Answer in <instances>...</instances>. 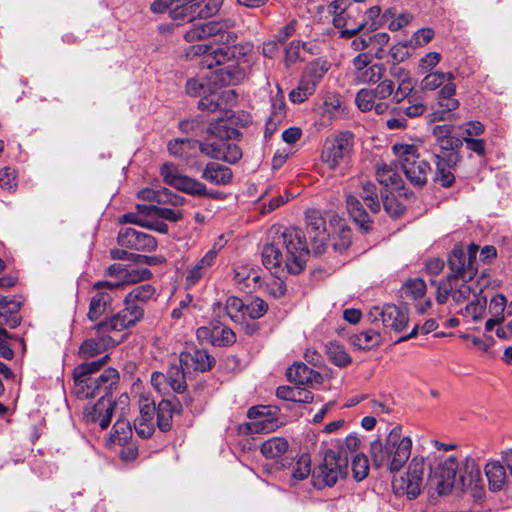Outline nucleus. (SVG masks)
<instances>
[{
    "label": "nucleus",
    "instance_id": "1",
    "mask_svg": "<svg viewBox=\"0 0 512 512\" xmlns=\"http://www.w3.org/2000/svg\"><path fill=\"white\" fill-rule=\"evenodd\" d=\"M437 450L428 451L425 445L418 446V464H421V476L418 475V483L422 481L427 472V489L429 496L450 494L454 489L464 492L471 491L473 497H479L483 490V480L480 466L476 459L461 454H447L456 445L434 442Z\"/></svg>",
    "mask_w": 512,
    "mask_h": 512
},
{
    "label": "nucleus",
    "instance_id": "2",
    "mask_svg": "<svg viewBox=\"0 0 512 512\" xmlns=\"http://www.w3.org/2000/svg\"><path fill=\"white\" fill-rule=\"evenodd\" d=\"M210 138L205 143L197 140L176 138L168 143L169 153L175 157L189 161L199 150L201 153L228 163H236L241 157V149L230 140L238 134L237 130L229 127L224 119L212 122L208 127Z\"/></svg>",
    "mask_w": 512,
    "mask_h": 512
},
{
    "label": "nucleus",
    "instance_id": "3",
    "mask_svg": "<svg viewBox=\"0 0 512 512\" xmlns=\"http://www.w3.org/2000/svg\"><path fill=\"white\" fill-rule=\"evenodd\" d=\"M107 358L106 355L100 360L75 367L73 371L74 392L79 399H88L97 395L108 397L112 388L118 383L119 374L114 368H107L98 376H93L105 364Z\"/></svg>",
    "mask_w": 512,
    "mask_h": 512
},
{
    "label": "nucleus",
    "instance_id": "4",
    "mask_svg": "<svg viewBox=\"0 0 512 512\" xmlns=\"http://www.w3.org/2000/svg\"><path fill=\"white\" fill-rule=\"evenodd\" d=\"M412 444L411 438L403 436L399 427L393 428L384 443L380 440L371 443L373 465L377 468L386 467L391 472L398 471L409 459Z\"/></svg>",
    "mask_w": 512,
    "mask_h": 512
},
{
    "label": "nucleus",
    "instance_id": "5",
    "mask_svg": "<svg viewBox=\"0 0 512 512\" xmlns=\"http://www.w3.org/2000/svg\"><path fill=\"white\" fill-rule=\"evenodd\" d=\"M279 244L285 249L286 268L292 274L300 273L309 257V249L304 232L297 227L286 228L278 237Z\"/></svg>",
    "mask_w": 512,
    "mask_h": 512
},
{
    "label": "nucleus",
    "instance_id": "6",
    "mask_svg": "<svg viewBox=\"0 0 512 512\" xmlns=\"http://www.w3.org/2000/svg\"><path fill=\"white\" fill-rule=\"evenodd\" d=\"M329 69L330 64L326 60L316 59L309 62L302 72L297 87L290 91L289 100L294 104L306 101L314 94Z\"/></svg>",
    "mask_w": 512,
    "mask_h": 512
},
{
    "label": "nucleus",
    "instance_id": "7",
    "mask_svg": "<svg viewBox=\"0 0 512 512\" xmlns=\"http://www.w3.org/2000/svg\"><path fill=\"white\" fill-rule=\"evenodd\" d=\"M354 146V135L350 131H343L332 138L326 139L321 161L331 170H335L351 157Z\"/></svg>",
    "mask_w": 512,
    "mask_h": 512
},
{
    "label": "nucleus",
    "instance_id": "8",
    "mask_svg": "<svg viewBox=\"0 0 512 512\" xmlns=\"http://www.w3.org/2000/svg\"><path fill=\"white\" fill-rule=\"evenodd\" d=\"M348 475L347 456L341 451L327 448L324 452L323 462L315 472L317 481L324 486H333L339 479Z\"/></svg>",
    "mask_w": 512,
    "mask_h": 512
},
{
    "label": "nucleus",
    "instance_id": "9",
    "mask_svg": "<svg viewBox=\"0 0 512 512\" xmlns=\"http://www.w3.org/2000/svg\"><path fill=\"white\" fill-rule=\"evenodd\" d=\"M394 91V84L391 80L380 82L374 89H361L357 92L355 103L362 112L374 110L377 114L385 113L389 106L384 99L388 98Z\"/></svg>",
    "mask_w": 512,
    "mask_h": 512
},
{
    "label": "nucleus",
    "instance_id": "10",
    "mask_svg": "<svg viewBox=\"0 0 512 512\" xmlns=\"http://www.w3.org/2000/svg\"><path fill=\"white\" fill-rule=\"evenodd\" d=\"M91 330L94 334H91V337L79 347V355L82 358L95 357L119 343V340L102 322L96 324Z\"/></svg>",
    "mask_w": 512,
    "mask_h": 512
},
{
    "label": "nucleus",
    "instance_id": "11",
    "mask_svg": "<svg viewBox=\"0 0 512 512\" xmlns=\"http://www.w3.org/2000/svg\"><path fill=\"white\" fill-rule=\"evenodd\" d=\"M120 286L121 283L110 281H99L93 285L95 293L90 299L87 314L89 320L96 321L106 312L112 303L111 292Z\"/></svg>",
    "mask_w": 512,
    "mask_h": 512
},
{
    "label": "nucleus",
    "instance_id": "12",
    "mask_svg": "<svg viewBox=\"0 0 512 512\" xmlns=\"http://www.w3.org/2000/svg\"><path fill=\"white\" fill-rule=\"evenodd\" d=\"M305 218L306 230L310 237L312 250L315 254H322L329 239L325 219L320 211L316 209L307 210Z\"/></svg>",
    "mask_w": 512,
    "mask_h": 512
},
{
    "label": "nucleus",
    "instance_id": "13",
    "mask_svg": "<svg viewBox=\"0 0 512 512\" xmlns=\"http://www.w3.org/2000/svg\"><path fill=\"white\" fill-rule=\"evenodd\" d=\"M125 307L102 323L114 334L134 326L144 316V309L140 305L124 303Z\"/></svg>",
    "mask_w": 512,
    "mask_h": 512
},
{
    "label": "nucleus",
    "instance_id": "14",
    "mask_svg": "<svg viewBox=\"0 0 512 512\" xmlns=\"http://www.w3.org/2000/svg\"><path fill=\"white\" fill-rule=\"evenodd\" d=\"M115 403L110 397L100 396L95 404H87L84 407L83 417L87 423L98 424L101 429H106L111 422Z\"/></svg>",
    "mask_w": 512,
    "mask_h": 512
},
{
    "label": "nucleus",
    "instance_id": "15",
    "mask_svg": "<svg viewBox=\"0 0 512 512\" xmlns=\"http://www.w3.org/2000/svg\"><path fill=\"white\" fill-rule=\"evenodd\" d=\"M460 280L461 279H453V277H447L445 280L439 283L437 287L438 303H445L449 296L452 297L454 302L462 303L470 297L472 292L474 293L475 290H472L471 287L467 284L468 281H462L459 283Z\"/></svg>",
    "mask_w": 512,
    "mask_h": 512
},
{
    "label": "nucleus",
    "instance_id": "16",
    "mask_svg": "<svg viewBox=\"0 0 512 512\" xmlns=\"http://www.w3.org/2000/svg\"><path fill=\"white\" fill-rule=\"evenodd\" d=\"M448 264L452 272L448 277H453V279L470 281L477 273V265L468 259L465 251L460 246L454 247L449 256Z\"/></svg>",
    "mask_w": 512,
    "mask_h": 512
},
{
    "label": "nucleus",
    "instance_id": "17",
    "mask_svg": "<svg viewBox=\"0 0 512 512\" xmlns=\"http://www.w3.org/2000/svg\"><path fill=\"white\" fill-rule=\"evenodd\" d=\"M118 243L122 247L138 251L151 252L157 248V241L152 235L133 228L122 229L118 234Z\"/></svg>",
    "mask_w": 512,
    "mask_h": 512
},
{
    "label": "nucleus",
    "instance_id": "18",
    "mask_svg": "<svg viewBox=\"0 0 512 512\" xmlns=\"http://www.w3.org/2000/svg\"><path fill=\"white\" fill-rule=\"evenodd\" d=\"M370 315L375 317V320L382 321V324L395 331H401L408 323V314L406 310L400 309L394 304H386L382 308L374 307L370 311Z\"/></svg>",
    "mask_w": 512,
    "mask_h": 512
},
{
    "label": "nucleus",
    "instance_id": "19",
    "mask_svg": "<svg viewBox=\"0 0 512 512\" xmlns=\"http://www.w3.org/2000/svg\"><path fill=\"white\" fill-rule=\"evenodd\" d=\"M392 151L407 179L412 184H416V146L414 144L396 143L393 145Z\"/></svg>",
    "mask_w": 512,
    "mask_h": 512
},
{
    "label": "nucleus",
    "instance_id": "20",
    "mask_svg": "<svg viewBox=\"0 0 512 512\" xmlns=\"http://www.w3.org/2000/svg\"><path fill=\"white\" fill-rule=\"evenodd\" d=\"M286 376L295 385H319L322 376L319 372L309 368L303 363H295L286 372Z\"/></svg>",
    "mask_w": 512,
    "mask_h": 512
},
{
    "label": "nucleus",
    "instance_id": "21",
    "mask_svg": "<svg viewBox=\"0 0 512 512\" xmlns=\"http://www.w3.org/2000/svg\"><path fill=\"white\" fill-rule=\"evenodd\" d=\"M416 458H413L409 464L408 471L405 475L395 477L393 480V490L398 496L406 495L408 499L416 498Z\"/></svg>",
    "mask_w": 512,
    "mask_h": 512
},
{
    "label": "nucleus",
    "instance_id": "22",
    "mask_svg": "<svg viewBox=\"0 0 512 512\" xmlns=\"http://www.w3.org/2000/svg\"><path fill=\"white\" fill-rule=\"evenodd\" d=\"M214 358L205 350H194L193 352H182L179 356V363L186 369H194L205 372L214 365Z\"/></svg>",
    "mask_w": 512,
    "mask_h": 512
},
{
    "label": "nucleus",
    "instance_id": "23",
    "mask_svg": "<svg viewBox=\"0 0 512 512\" xmlns=\"http://www.w3.org/2000/svg\"><path fill=\"white\" fill-rule=\"evenodd\" d=\"M20 308V301L0 296V326L17 327L21 322Z\"/></svg>",
    "mask_w": 512,
    "mask_h": 512
},
{
    "label": "nucleus",
    "instance_id": "24",
    "mask_svg": "<svg viewBox=\"0 0 512 512\" xmlns=\"http://www.w3.org/2000/svg\"><path fill=\"white\" fill-rule=\"evenodd\" d=\"M234 281L241 285V289L247 291H253L262 285L260 273L249 264L240 265L235 268Z\"/></svg>",
    "mask_w": 512,
    "mask_h": 512
},
{
    "label": "nucleus",
    "instance_id": "25",
    "mask_svg": "<svg viewBox=\"0 0 512 512\" xmlns=\"http://www.w3.org/2000/svg\"><path fill=\"white\" fill-rule=\"evenodd\" d=\"M182 405L178 400L163 399L159 402L157 412V425L161 431H168L172 425L173 414H178Z\"/></svg>",
    "mask_w": 512,
    "mask_h": 512
},
{
    "label": "nucleus",
    "instance_id": "26",
    "mask_svg": "<svg viewBox=\"0 0 512 512\" xmlns=\"http://www.w3.org/2000/svg\"><path fill=\"white\" fill-rule=\"evenodd\" d=\"M382 18L388 23V29L392 32L406 31L407 28L412 27L414 23V14L410 11H397L395 8H390L383 13Z\"/></svg>",
    "mask_w": 512,
    "mask_h": 512
},
{
    "label": "nucleus",
    "instance_id": "27",
    "mask_svg": "<svg viewBox=\"0 0 512 512\" xmlns=\"http://www.w3.org/2000/svg\"><path fill=\"white\" fill-rule=\"evenodd\" d=\"M222 29L221 22L211 21L207 23H195L184 34L187 42H194L213 37Z\"/></svg>",
    "mask_w": 512,
    "mask_h": 512
},
{
    "label": "nucleus",
    "instance_id": "28",
    "mask_svg": "<svg viewBox=\"0 0 512 512\" xmlns=\"http://www.w3.org/2000/svg\"><path fill=\"white\" fill-rule=\"evenodd\" d=\"M276 238L272 243L266 244L262 249V263L267 269L286 266V256Z\"/></svg>",
    "mask_w": 512,
    "mask_h": 512
},
{
    "label": "nucleus",
    "instance_id": "29",
    "mask_svg": "<svg viewBox=\"0 0 512 512\" xmlns=\"http://www.w3.org/2000/svg\"><path fill=\"white\" fill-rule=\"evenodd\" d=\"M359 15L360 11L354 3L344 12L343 22L345 24L343 26H335L337 29H340V36L342 38H351L365 27V23L357 21Z\"/></svg>",
    "mask_w": 512,
    "mask_h": 512
},
{
    "label": "nucleus",
    "instance_id": "30",
    "mask_svg": "<svg viewBox=\"0 0 512 512\" xmlns=\"http://www.w3.org/2000/svg\"><path fill=\"white\" fill-rule=\"evenodd\" d=\"M286 116L285 98L278 88L277 95L272 99L271 113L266 122V134L273 133Z\"/></svg>",
    "mask_w": 512,
    "mask_h": 512
},
{
    "label": "nucleus",
    "instance_id": "31",
    "mask_svg": "<svg viewBox=\"0 0 512 512\" xmlns=\"http://www.w3.org/2000/svg\"><path fill=\"white\" fill-rule=\"evenodd\" d=\"M202 178L216 185H226L232 180V171L227 166L210 162L206 165Z\"/></svg>",
    "mask_w": 512,
    "mask_h": 512
},
{
    "label": "nucleus",
    "instance_id": "32",
    "mask_svg": "<svg viewBox=\"0 0 512 512\" xmlns=\"http://www.w3.org/2000/svg\"><path fill=\"white\" fill-rule=\"evenodd\" d=\"M485 474L492 491L501 490L507 482L505 467L499 461H491L485 465Z\"/></svg>",
    "mask_w": 512,
    "mask_h": 512
},
{
    "label": "nucleus",
    "instance_id": "33",
    "mask_svg": "<svg viewBox=\"0 0 512 512\" xmlns=\"http://www.w3.org/2000/svg\"><path fill=\"white\" fill-rule=\"evenodd\" d=\"M345 113V105L342 97L336 93H327L322 104V116L327 120L341 117Z\"/></svg>",
    "mask_w": 512,
    "mask_h": 512
},
{
    "label": "nucleus",
    "instance_id": "34",
    "mask_svg": "<svg viewBox=\"0 0 512 512\" xmlns=\"http://www.w3.org/2000/svg\"><path fill=\"white\" fill-rule=\"evenodd\" d=\"M346 204L348 213L355 223L359 225L361 230L365 232L368 231L370 229L371 221L360 201L353 195H347Z\"/></svg>",
    "mask_w": 512,
    "mask_h": 512
},
{
    "label": "nucleus",
    "instance_id": "35",
    "mask_svg": "<svg viewBox=\"0 0 512 512\" xmlns=\"http://www.w3.org/2000/svg\"><path fill=\"white\" fill-rule=\"evenodd\" d=\"M289 448L288 441L283 437H272L260 446L261 454L267 459H277L284 455Z\"/></svg>",
    "mask_w": 512,
    "mask_h": 512
},
{
    "label": "nucleus",
    "instance_id": "36",
    "mask_svg": "<svg viewBox=\"0 0 512 512\" xmlns=\"http://www.w3.org/2000/svg\"><path fill=\"white\" fill-rule=\"evenodd\" d=\"M156 298V289L151 284H142L133 288L125 297L124 303H131L132 305L144 304Z\"/></svg>",
    "mask_w": 512,
    "mask_h": 512
},
{
    "label": "nucleus",
    "instance_id": "37",
    "mask_svg": "<svg viewBox=\"0 0 512 512\" xmlns=\"http://www.w3.org/2000/svg\"><path fill=\"white\" fill-rule=\"evenodd\" d=\"M350 343L357 349L370 350L381 343V336L375 330H364L351 335Z\"/></svg>",
    "mask_w": 512,
    "mask_h": 512
},
{
    "label": "nucleus",
    "instance_id": "38",
    "mask_svg": "<svg viewBox=\"0 0 512 512\" xmlns=\"http://www.w3.org/2000/svg\"><path fill=\"white\" fill-rule=\"evenodd\" d=\"M376 177L378 182L385 187H390L392 190L402 189L400 176L391 166L385 163L377 166Z\"/></svg>",
    "mask_w": 512,
    "mask_h": 512
},
{
    "label": "nucleus",
    "instance_id": "39",
    "mask_svg": "<svg viewBox=\"0 0 512 512\" xmlns=\"http://www.w3.org/2000/svg\"><path fill=\"white\" fill-rule=\"evenodd\" d=\"M132 436V429L130 422L126 419H118L112 428L110 436L108 438L109 444H125Z\"/></svg>",
    "mask_w": 512,
    "mask_h": 512
},
{
    "label": "nucleus",
    "instance_id": "40",
    "mask_svg": "<svg viewBox=\"0 0 512 512\" xmlns=\"http://www.w3.org/2000/svg\"><path fill=\"white\" fill-rule=\"evenodd\" d=\"M140 195L143 199L152 201V202H158V203H165L169 202L173 205H179L183 203V198L179 197L177 195H172V193L168 189H162V190H153V189H145L140 192Z\"/></svg>",
    "mask_w": 512,
    "mask_h": 512
},
{
    "label": "nucleus",
    "instance_id": "41",
    "mask_svg": "<svg viewBox=\"0 0 512 512\" xmlns=\"http://www.w3.org/2000/svg\"><path fill=\"white\" fill-rule=\"evenodd\" d=\"M277 396L281 399L302 403H309L313 400L312 393L300 387H279L277 389Z\"/></svg>",
    "mask_w": 512,
    "mask_h": 512
},
{
    "label": "nucleus",
    "instance_id": "42",
    "mask_svg": "<svg viewBox=\"0 0 512 512\" xmlns=\"http://www.w3.org/2000/svg\"><path fill=\"white\" fill-rule=\"evenodd\" d=\"M185 366L171 365L167 370V377L171 386V390L176 393H183L187 387L185 378Z\"/></svg>",
    "mask_w": 512,
    "mask_h": 512
},
{
    "label": "nucleus",
    "instance_id": "43",
    "mask_svg": "<svg viewBox=\"0 0 512 512\" xmlns=\"http://www.w3.org/2000/svg\"><path fill=\"white\" fill-rule=\"evenodd\" d=\"M455 92L456 86L453 82L445 83L439 91L438 105L440 108L447 110L449 114H452L451 112L459 107V101L452 97Z\"/></svg>",
    "mask_w": 512,
    "mask_h": 512
},
{
    "label": "nucleus",
    "instance_id": "44",
    "mask_svg": "<svg viewBox=\"0 0 512 512\" xmlns=\"http://www.w3.org/2000/svg\"><path fill=\"white\" fill-rule=\"evenodd\" d=\"M385 67L380 63L370 64L366 69L354 76V81L358 84H368L378 82L384 75Z\"/></svg>",
    "mask_w": 512,
    "mask_h": 512
},
{
    "label": "nucleus",
    "instance_id": "45",
    "mask_svg": "<svg viewBox=\"0 0 512 512\" xmlns=\"http://www.w3.org/2000/svg\"><path fill=\"white\" fill-rule=\"evenodd\" d=\"M326 353L329 360L336 366L343 367L350 364L352 361L345 348L336 342H330L326 346Z\"/></svg>",
    "mask_w": 512,
    "mask_h": 512
},
{
    "label": "nucleus",
    "instance_id": "46",
    "mask_svg": "<svg viewBox=\"0 0 512 512\" xmlns=\"http://www.w3.org/2000/svg\"><path fill=\"white\" fill-rule=\"evenodd\" d=\"M231 51L228 47H218L206 54L200 62L202 67L213 68L214 66H218L223 64L226 60L230 58Z\"/></svg>",
    "mask_w": 512,
    "mask_h": 512
},
{
    "label": "nucleus",
    "instance_id": "47",
    "mask_svg": "<svg viewBox=\"0 0 512 512\" xmlns=\"http://www.w3.org/2000/svg\"><path fill=\"white\" fill-rule=\"evenodd\" d=\"M226 240L224 236L221 235L217 241L214 242L212 247L204 254V256L196 263L198 266L204 271L208 272V270L214 265L218 253L224 247Z\"/></svg>",
    "mask_w": 512,
    "mask_h": 512
},
{
    "label": "nucleus",
    "instance_id": "48",
    "mask_svg": "<svg viewBox=\"0 0 512 512\" xmlns=\"http://www.w3.org/2000/svg\"><path fill=\"white\" fill-rule=\"evenodd\" d=\"M351 0H333L328 4L327 12L332 16L334 26H343V15L346 10L352 5Z\"/></svg>",
    "mask_w": 512,
    "mask_h": 512
},
{
    "label": "nucleus",
    "instance_id": "49",
    "mask_svg": "<svg viewBox=\"0 0 512 512\" xmlns=\"http://www.w3.org/2000/svg\"><path fill=\"white\" fill-rule=\"evenodd\" d=\"M454 75L452 73L434 72L424 77L422 80L423 90H435L436 88L443 85L445 82H453Z\"/></svg>",
    "mask_w": 512,
    "mask_h": 512
},
{
    "label": "nucleus",
    "instance_id": "50",
    "mask_svg": "<svg viewBox=\"0 0 512 512\" xmlns=\"http://www.w3.org/2000/svg\"><path fill=\"white\" fill-rule=\"evenodd\" d=\"M280 426L277 419L273 416L253 420L248 424L250 433H270Z\"/></svg>",
    "mask_w": 512,
    "mask_h": 512
},
{
    "label": "nucleus",
    "instance_id": "51",
    "mask_svg": "<svg viewBox=\"0 0 512 512\" xmlns=\"http://www.w3.org/2000/svg\"><path fill=\"white\" fill-rule=\"evenodd\" d=\"M361 197L371 212L376 213L380 211V202L376 193V185L371 182H366L362 185Z\"/></svg>",
    "mask_w": 512,
    "mask_h": 512
},
{
    "label": "nucleus",
    "instance_id": "52",
    "mask_svg": "<svg viewBox=\"0 0 512 512\" xmlns=\"http://www.w3.org/2000/svg\"><path fill=\"white\" fill-rule=\"evenodd\" d=\"M236 341V334L228 327H215L211 335L210 343L214 346H229Z\"/></svg>",
    "mask_w": 512,
    "mask_h": 512
},
{
    "label": "nucleus",
    "instance_id": "53",
    "mask_svg": "<svg viewBox=\"0 0 512 512\" xmlns=\"http://www.w3.org/2000/svg\"><path fill=\"white\" fill-rule=\"evenodd\" d=\"M0 187L9 193L16 191L18 187L17 172L11 167L0 169Z\"/></svg>",
    "mask_w": 512,
    "mask_h": 512
},
{
    "label": "nucleus",
    "instance_id": "54",
    "mask_svg": "<svg viewBox=\"0 0 512 512\" xmlns=\"http://www.w3.org/2000/svg\"><path fill=\"white\" fill-rule=\"evenodd\" d=\"M222 104L223 101L221 95L217 91H209V94L206 93L200 99L198 102V107L202 111L216 112L222 109Z\"/></svg>",
    "mask_w": 512,
    "mask_h": 512
},
{
    "label": "nucleus",
    "instance_id": "55",
    "mask_svg": "<svg viewBox=\"0 0 512 512\" xmlns=\"http://www.w3.org/2000/svg\"><path fill=\"white\" fill-rule=\"evenodd\" d=\"M246 305L243 301L235 296H231L226 300V312L230 319L234 322L242 320Z\"/></svg>",
    "mask_w": 512,
    "mask_h": 512
},
{
    "label": "nucleus",
    "instance_id": "56",
    "mask_svg": "<svg viewBox=\"0 0 512 512\" xmlns=\"http://www.w3.org/2000/svg\"><path fill=\"white\" fill-rule=\"evenodd\" d=\"M369 471L368 458L362 453H356L352 459L353 477L357 481H361L367 477Z\"/></svg>",
    "mask_w": 512,
    "mask_h": 512
},
{
    "label": "nucleus",
    "instance_id": "57",
    "mask_svg": "<svg viewBox=\"0 0 512 512\" xmlns=\"http://www.w3.org/2000/svg\"><path fill=\"white\" fill-rule=\"evenodd\" d=\"M224 0H205L195 5L199 18L215 16L221 9Z\"/></svg>",
    "mask_w": 512,
    "mask_h": 512
},
{
    "label": "nucleus",
    "instance_id": "58",
    "mask_svg": "<svg viewBox=\"0 0 512 512\" xmlns=\"http://www.w3.org/2000/svg\"><path fill=\"white\" fill-rule=\"evenodd\" d=\"M474 300L466 306V311L472 316L474 321H478L483 317L485 312L487 298L486 296L480 295L474 291Z\"/></svg>",
    "mask_w": 512,
    "mask_h": 512
},
{
    "label": "nucleus",
    "instance_id": "59",
    "mask_svg": "<svg viewBox=\"0 0 512 512\" xmlns=\"http://www.w3.org/2000/svg\"><path fill=\"white\" fill-rule=\"evenodd\" d=\"M359 445L360 439L355 435H349L345 438L344 441L333 445L331 448L337 451H341V455L347 456V462H349V457L353 456Z\"/></svg>",
    "mask_w": 512,
    "mask_h": 512
},
{
    "label": "nucleus",
    "instance_id": "60",
    "mask_svg": "<svg viewBox=\"0 0 512 512\" xmlns=\"http://www.w3.org/2000/svg\"><path fill=\"white\" fill-rule=\"evenodd\" d=\"M176 189L192 195H204L206 193V187L203 183L187 176H182Z\"/></svg>",
    "mask_w": 512,
    "mask_h": 512
},
{
    "label": "nucleus",
    "instance_id": "61",
    "mask_svg": "<svg viewBox=\"0 0 512 512\" xmlns=\"http://www.w3.org/2000/svg\"><path fill=\"white\" fill-rule=\"evenodd\" d=\"M152 277V272L147 268H132L125 270L123 274L122 284H135L143 280H148Z\"/></svg>",
    "mask_w": 512,
    "mask_h": 512
},
{
    "label": "nucleus",
    "instance_id": "62",
    "mask_svg": "<svg viewBox=\"0 0 512 512\" xmlns=\"http://www.w3.org/2000/svg\"><path fill=\"white\" fill-rule=\"evenodd\" d=\"M415 81L411 77L403 78L401 82L399 83L398 89L395 93V99L397 102L402 101L405 98H409V102H412L414 100V88H415Z\"/></svg>",
    "mask_w": 512,
    "mask_h": 512
},
{
    "label": "nucleus",
    "instance_id": "63",
    "mask_svg": "<svg viewBox=\"0 0 512 512\" xmlns=\"http://www.w3.org/2000/svg\"><path fill=\"white\" fill-rule=\"evenodd\" d=\"M311 472V459L308 454H302L293 468V478L304 480Z\"/></svg>",
    "mask_w": 512,
    "mask_h": 512
},
{
    "label": "nucleus",
    "instance_id": "64",
    "mask_svg": "<svg viewBox=\"0 0 512 512\" xmlns=\"http://www.w3.org/2000/svg\"><path fill=\"white\" fill-rule=\"evenodd\" d=\"M268 310V304L261 298L252 299L245 307V312L251 319L261 318Z\"/></svg>",
    "mask_w": 512,
    "mask_h": 512
}]
</instances>
